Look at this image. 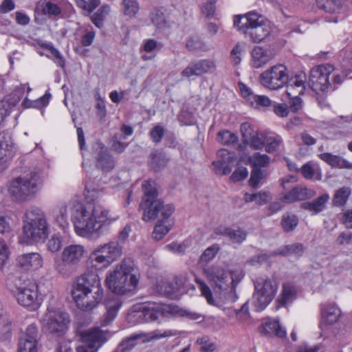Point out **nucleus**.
<instances>
[{"label": "nucleus", "mask_w": 352, "mask_h": 352, "mask_svg": "<svg viewBox=\"0 0 352 352\" xmlns=\"http://www.w3.org/2000/svg\"><path fill=\"white\" fill-rule=\"evenodd\" d=\"M68 208L71 211V219L76 234L87 239L100 236L104 226L110 225L118 219L111 217L109 211L100 205L88 208L82 203L76 201L69 202L68 205L61 203L56 215V221L63 230L69 226Z\"/></svg>", "instance_id": "1"}, {"label": "nucleus", "mask_w": 352, "mask_h": 352, "mask_svg": "<svg viewBox=\"0 0 352 352\" xmlns=\"http://www.w3.org/2000/svg\"><path fill=\"white\" fill-rule=\"evenodd\" d=\"M140 274L131 259H124L106 276V284L113 293L123 295L135 290L139 283Z\"/></svg>", "instance_id": "2"}, {"label": "nucleus", "mask_w": 352, "mask_h": 352, "mask_svg": "<svg viewBox=\"0 0 352 352\" xmlns=\"http://www.w3.org/2000/svg\"><path fill=\"white\" fill-rule=\"evenodd\" d=\"M144 197L140 204V210L142 211V220L149 221L157 217L169 219L175 210L172 204L164 205L158 199L156 184L154 181H145L142 185Z\"/></svg>", "instance_id": "3"}, {"label": "nucleus", "mask_w": 352, "mask_h": 352, "mask_svg": "<svg viewBox=\"0 0 352 352\" xmlns=\"http://www.w3.org/2000/svg\"><path fill=\"white\" fill-rule=\"evenodd\" d=\"M50 226L43 210L32 207L27 210L23 219V237L27 243L44 242Z\"/></svg>", "instance_id": "4"}, {"label": "nucleus", "mask_w": 352, "mask_h": 352, "mask_svg": "<svg viewBox=\"0 0 352 352\" xmlns=\"http://www.w3.org/2000/svg\"><path fill=\"white\" fill-rule=\"evenodd\" d=\"M234 25L245 38L254 43H260L270 33V28L263 23L262 16L256 12L236 16Z\"/></svg>", "instance_id": "5"}, {"label": "nucleus", "mask_w": 352, "mask_h": 352, "mask_svg": "<svg viewBox=\"0 0 352 352\" xmlns=\"http://www.w3.org/2000/svg\"><path fill=\"white\" fill-rule=\"evenodd\" d=\"M6 286L12 292L19 304L34 309L38 307V287L34 282H22L20 276L10 274L6 280Z\"/></svg>", "instance_id": "6"}, {"label": "nucleus", "mask_w": 352, "mask_h": 352, "mask_svg": "<svg viewBox=\"0 0 352 352\" xmlns=\"http://www.w3.org/2000/svg\"><path fill=\"white\" fill-rule=\"evenodd\" d=\"M43 175L41 171L34 170L30 173L12 180L9 192L16 200H24L35 195L41 188Z\"/></svg>", "instance_id": "7"}, {"label": "nucleus", "mask_w": 352, "mask_h": 352, "mask_svg": "<svg viewBox=\"0 0 352 352\" xmlns=\"http://www.w3.org/2000/svg\"><path fill=\"white\" fill-rule=\"evenodd\" d=\"M86 253L85 247L81 244L66 245L59 256L54 260V269L63 276L70 275L79 265Z\"/></svg>", "instance_id": "8"}, {"label": "nucleus", "mask_w": 352, "mask_h": 352, "mask_svg": "<svg viewBox=\"0 0 352 352\" xmlns=\"http://www.w3.org/2000/svg\"><path fill=\"white\" fill-rule=\"evenodd\" d=\"M204 272L216 292L234 289L243 278L241 272H230L218 265H212L204 269Z\"/></svg>", "instance_id": "9"}, {"label": "nucleus", "mask_w": 352, "mask_h": 352, "mask_svg": "<svg viewBox=\"0 0 352 352\" xmlns=\"http://www.w3.org/2000/svg\"><path fill=\"white\" fill-rule=\"evenodd\" d=\"M122 255V248L118 241L97 246L90 254L89 263L91 268L103 270L116 261Z\"/></svg>", "instance_id": "10"}, {"label": "nucleus", "mask_w": 352, "mask_h": 352, "mask_svg": "<svg viewBox=\"0 0 352 352\" xmlns=\"http://www.w3.org/2000/svg\"><path fill=\"white\" fill-rule=\"evenodd\" d=\"M254 305L257 311H263L274 298L278 284L274 278H260L254 283Z\"/></svg>", "instance_id": "11"}, {"label": "nucleus", "mask_w": 352, "mask_h": 352, "mask_svg": "<svg viewBox=\"0 0 352 352\" xmlns=\"http://www.w3.org/2000/svg\"><path fill=\"white\" fill-rule=\"evenodd\" d=\"M288 78L286 67L279 64L262 72L259 76V81L264 87L271 90H277L287 83Z\"/></svg>", "instance_id": "12"}, {"label": "nucleus", "mask_w": 352, "mask_h": 352, "mask_svg": "<svg viewBox=\"0 0 352 352\" xmlns=\"http://www.w3.org/2000/svg\"><path fill=\"white\" fill-rule=\"evenodd\" d=\"M43 323L50 333H64L68 328L69 317L60 309L50 306L43 318Z\"/></svg>", "instance_id": "13"}, {"label": "nucleus", "mask_w": 352, "mask_h": 352, "mask_svg": "<svg viewBox=\"0 0 352 352\" xmlns=\"http://www.w3.org/2000/svg\"><path fill=\"white\" fill-rule=\"evenodd\" d=\"M135 316L140 319V322H148L157 320L160 318L166 317L170 314V308L164 304L148 302L143 304L135 311Z\"/></svg>", "instance_id": "14"}, {"label": "nucleus", "mask_w": 352, "mask_h": 352, "mask_svg": "<svg viewBox=\"0 0 352 352\" xmlns=\"http://www.w3.org/2000/svg\"><path fill=\"white\" fill-rule=\"evenodd\" d=\"M103 290L101 287L99 276L94 272H89L82 274L76 280L74 285L72 293L76 294L79 296V293L91 292L93 291Z\"/></svg>", "instance_id": "15"}, {"label": "nucleus", "mask_w": 352, "mask_h": 352, "mask_svg": "<svg viewBox=\"0 0 352 352\" xmlns=\"http://www.w3.org/2000/svg\"><path fill=\"white\" fill-rule=\"evenodd\" d=\"M83 345L76 348V352H97L104 342V334L99 328L85 332L82 336Z\"/></svg>", "instance_id": "16"}, {"label": "nucleus", "mask_w": 352, "mask_h": 352, "mask_svg": "<svg viewBox=\"0 0 352 352\" xmlns=\"http://www.w3.org/2000/svg\"><path fill=\"white\" fill-rule=\"evenodd\" d=\"M72 295L79 309L83 311H90L101 302L103 298V290L79 293V296L72 293Z\"/></svg>", "instance_id": "17"}, {"label": "nucleus", "mask_w": 352, "mask_h": 352, "mask_svg": "<svg viewBox=\"0 0 352 352\" xmlns=\"http://www.w3.org/2000/svg\"><path fill=\"white\" fill-rule=\"evenodd\" d=\"M216 69L215 63L209 59H204L190 63L181 73L184 78L192 76H201L206 73L213 72Z\"/></svg>", "instance_id": "18"}, {"label": "nucleus", "mask_w": 352, "mask_h": 352, "mask_svg": "<svg viewBox=\"0 0 352 352\" xmlns=\"http://www.w3.org/2000/svg\"><path fill=\"white\" fill-rule=\"evenodd\" d=\"M37 333L36 326L34 324H30L25 330L24 337L19 340L18 352H36Z\"/></svg>", "instance_id": "19"}, {"label": "nucleus", "mask_w": 352, "mask_h": 352, "mask_svg": "<svg viewBox=\"0 0 352 352\" xmlns=\"http://www.w3.org/2000/svg\"><path fill=\"white\" fill-rule=\"evenodd\" d=\"M25 85H21L14 90V95L0 101V127L3 126L5 118L8 116L12 109L20 100V95L24 92Z\"/></svg>", "instance_id": "20"}, {"label": "nucleus", "mask_w": 352, "mask_h": 352, "mask_svg": "<svg viewBox=\"0 0 352 352\" xmlns=\"http://www.w3.org/2000/svg\"><path fill=\"white\" fill-rule=\"evenodd\" d=\"M214 233L216 235L226 236L232 243L239 245L245 241L248 236L247 231L242 228L238 227L236 229H234L224 225H220L215 228Z\"/></svg>", "instance_id": "21"}, {"label": "nucleus", "mask_w": 352, "mask_h": 352, "mask_svg": "<svg viewBox=\"0 0 352 352\" xmlns=\"http://www.w3.org/2000/svg\"><path fill=\"white\" fill-rule=\"evenodd\" d=\"M314 190L307 188L302 185H296L283 197L285 203H294L310 199L315 195Z\"/></svg>", "instance_id": "22"}, {"label": "nucleus", "mask_w": 352, "mask_h": 352, "mask_svg": "<svg viewBox=\"0 0 352 352\" xmlns=\"http://www.w3.org/2000/svg\"><path fill=\"white\" fill-rule=\"evenodd\" d=\"M96 150L98 151L96 157V166L103 172L111 170L114 168L115 163L107 148L102 143H97L96 144Z\"/></svg>", "instance_id": "23"}, {"label": "nucleus", "mask_w": 352, "mask_h": 352, "mask_svg": "<svg viewBox=\"0 0 352 352\" xmlns=\"http://www.w3.org/2000/svg\"><path fill=\"white\" fill-rule=\"evenodd\" d=\"M19 266L24 271L36 270L43 265V258L37 252L23 254L17 257Z\"/></svg>", "instance_id": "24"}, {"label": "nucleus", "mask_w": 352, "mask_h": 352, "mask_svg": "<svg viewBox=\"0 0 352 352\" xmlns=\"http://www.w3.org/2000/svg\"><path fill=\"white\" fill-rule=\"evenodd\" d=\"M15 148L12 136L8 131L0 133V162H6L14 153Z\"/></svg>", "instance_id": "25"}, {"label": "nucleus", "mask_w": 352, "mask_h": 352, "mask_svg": "<svg viewBox=\"0 0 352 352\" xmlns=\"http://www.w3.org/2000/svg\"><path fill=\"white\" fill-rule=\"evenodd\" d=\"M341 315L340 309L335 304H324L321 307V329L334 324Z\"/></svg>", "instance_id": "26"}, {"label": "nucleus", "mask_w": 352, "mask_h": 352, "mask_svg": "<svg viewBox=\"0 0 352 352\" xmlns=\"http://www.w3.org/2000/svg\"><path fill=\"white\" fill-rule=\"evenodd\" d=\"M306 75L304 73L296 74L294 77L288 78L286 93L288 97L300 96L305 90Z\"/></svg>", "instance_id": "27"}, {"label": "nucleus", "mask_w": 352, "mask_h": 352, "mask_svg": "<svg viewBox=\"0 0 352 352\" xmlns=\"http://www.w3.org/2000/svg\"><path fill=\"white\" fill-rule=\"evenodd\" d=\"M122 305V302L118 297L109 298L105 301L107 312L101 322L102 326H107L116 318Z\"/></svg>", "instance_id": "28"}, {"label": "nucleus", "mask_w": 352, "mask_h": 352, "mask_svg": "<svg viewBox=\"0 0 352 352\" xmlns=\"http://www.w3.org/2000/svg\"><path fill=\"white\" fill-rule=\"evenodd\" d=\"M272 54L261 47H255L252 52V65L254 68H260L266 65L271 59Z\"/></svg>", "instance_id": "29"}, {"label": "nucleus", "mask_w": 352, "mask_h": 352, "mask_svg": "<svg viewBox=\"0 0 352 352\" xmlns=\"http://www.w3.org/2000/svg\"><path fill=\"white\" fill-rule=\"evenodd\" d=\"M329 199L327 194H323L312 201L304 202L301 208L304 210L311 212V215H316L322 212L325 208V205Z\"/></svg>", "instance_id": "30"}, {"label": "nucleus", "mask_w": 352, "mask_h": 352, "mask_svg": "<svg viewBox=\"0 0 352 352\" xmlns=\"http://www.w3.org/2000/svg\"><path fill=\"white\" fill-rule=\"evenodd\" d=\"M319 158L333 168H351L350 163L337 155L331 153H322L318 155Z\"/></svg>", "instance_id": "31"}, {"label": "nucleus", "mask_w": 352, "mask_h": 352, "mask_svg": "<svg viewBox=\"0 0 352 352\" xmlns=\"http://www.w3.org/2000/svg\"><path fill=\"white\" fill-rule=\"evenodd\" d=\"M296 298V289L291 283H285L283 285V289L280 296L276 302L279 307H283L288 303L293 302Z\"/></svg>", "instance_id": "32"}, {"label": "nucleus", "mask_w": 352, "mask_h": 352, "mask_svg": "<svg viewBox=\"0 0 352 352\" xmlns=\"http://www.w3.org/2000/svg\"><path fill=\"white\" fill-rule=\"evenodd\" d=\"M304 251V245L300 243H296L282 247L281 248L274 252L272 256L282 255L284 256H288L290 255H294L296 257H300L302 255Z\"/></svg>", "instance_id": "33"}, {"label": "nucleus", "mask_w": 352, "mask_h": 352, "mask_svg": "<svg viewBox=\"0 0 352 352\" xmlns=\"http://www.w3.org/2000/svg\"><path fill=\"white\" fill-rule=\"evenodd\" d=\"M266 336L274 334L279 338L286 336V331L282 328L278 320H270L265 322L261 331Z\"/></svg>", "instance_id": "34"}, {"label": "nucleus", "mask_w": 352, "mask_h": 352, "mask_svg": "<svg viewBox=\"0 0 352 352\" xmlns=\"http://www.w3.org/2000/svg\"><path fill=\"white\" fill-rule=\"evenodd\" d=\"M168 162V160L164 153L154 151L150 155L148 165L151 169L157 172L164 168Z\"/></svg>", "instance_id": "35"}, {"label": "nucleus", "mask_w": 352, "mask_h": 352, "mask_svg": "<svg viewBox=\"0 0 352 352\" xmlns=\"http://www.w3.org/2000/svg\"><path fill=\"white\" fill-rule=\"evenodd\" d=\"M12 335V323L7 315L0 314V340H9Z\"/></svg>", "instance_id": "36"}, {"label": "nucleus", "mask_w": 352, "mask_h": 352, "mask_svg": "<svg viewBox=\"0 0 352 352\" xmlns=\"http://www.w3.org/2000/svg\"><path fill=\"white\" fill-rule=\"evenodd\" d=\"M170 229L171 224L168 219L162 218V219L157 222L152 233V236L156 241L161 240L168 233Z\"/></svg>", "instance_id": "37"}, {"label": "nucleus", "mask_w": 352, "mask_h": 352, "mask_svg": "<svg viewBox=\"0 0 352 352\" xmlns=\"http://www.w3.org/2000/svg\"><path fill=\"white\" fill-rule=\"evenodd\" d=\"M65 244L63 236L60 233L52 234L46 243L47 250L52 253L58 252Z\"/></svg>", "instance_id": "38"}, {"label": "nucleus", "mask_w": 352, "mask_h": 352, "mask_svg": "<svg viewBox=\"0 0 352 352\" xmlns=\"http://www.w3.org/2000/svg\"><path fill=\"white\" fill-rule=\"evenodd\" d=\"M111 7L109 4L104 3L91 17L92 23L97 28H102L105 17L110 13Z\"/></svg>", "instance_id": "39"}, {"label": "nucleus", "mask_w": 352, "mask_h": 352, "mask_svg": "<svg viewBox=\"0 0 352 352\" xmlns=\"http://www.w3.org/2000/svg\"><path fill=\"white\" fill-rule=\"evenodd\" d=\"M316 2L318 8L327 12L337 13L341 9L340 0H316Z\"/></svg>", "instance_id": "40"}, {"label": "nucleus", "mask_w": 352, "mask_h": 352, "mask_svg": "<svg viewBox=\"0 0 352 352\" xmlns=\"http://www.w3.org/2000/svg\"><path fill=\"white\" fill-rule=\"evenodd\" d=\"M40 46L50 52L52 56V60L58 67L61 68L65 67V60L64 57L62 56L60 52L53 46L52 43H42L40 44Z\"/></svg>", "instance_id": "41"}, {"label": "nucleus", "mask_w": 352, "mask_h": 352, "mask_svg": "<svg viewBox=\"0 0 352 352\" xmlns=\"http://www.w3.org/2000/svg\"><path fill=\"white\" fill-rule=\"evenodd\" d=\"M121 6L123 14L129 17L135 16L140 10L137 0H122Z\"/></svg>", "instance_id": "42"}, {"label": "nucleus", "mask_w": 352, "mask_h": 352, "mask_svg": "<svg viewBox=\"0 0 352 352\" xmlns=\"http://www.w3.org/2000/svg\"><path fill=\"white\" fill-rule=\"evenodd\" d=\"M140 338L138 334L131 335L124 338L118 346L115 352H131L136 346L137 340Z\"/></svg>", "instance_id": "43"}, {"label": "nucleus", "mask_w": 352, "mask_h": 352, "mask_svg": "<svg viewBox=\"0 0 352 352\" xmlns=\"http://www.w3.org/2000/svg\"><path fill=\"white\" fill-rule=\"evenodd\" d=\"M249 162L252 166L253 168L261 169V168L267 167L270 164V158L266 154L255 153L249 157Z\"/></svg>", "instance_id": "44"}, {"label": "nucleus", "mask_w": 352, "mask_h": 352, "mask_svg": "<svg viewBox=\"0 0 352 352\" xmlns=\"http://www.w3.org/2000/svg\"><path fill=\"white\" fill-rule=\"evenodd\" d=\"M309 82L311 88L316 91H327L331 84L329 82V77H319L313 78L309 77Z\"/></svg>", "instance_id": "45"}, {"label": "nucleus", "mask_w": 352, "mask_h": 352, "mask_svg": "<svg viewBox=\"0 0 352 352\" xmlns=\"http://www.w3.org/2000/svg\"><path fill=\"white\" fill-rule=\"evenodd\" d=\"M298 224V218L293 214H285L281 219V226L285 232L293 231Z\"/></svg>", "instance_id": "46"}, {"label": "nucleus", "mask_w": 352, "mask_h": 352, "mask_svg": "<svg viewBox=\"0 0 352 352\" xmlns=\"http://www.w3.org/2000/svg\"><path fill=\"white\" fill-rule=\"evenodd\" d=\"M333 70V66L330 64L320 65L311 69L309 77L313 78H318L322 76L329 77Z\"/></svg>", "instance_id": "47"}, {"label": "nucleus", "mask_w": 352, "mask_h": 352, "mask_svg": "<svg viewBox=\"0 0 352 352\" xmlns=\"http://www.w3.org/2000/svg\"><path fill=\"white\" fill-rule=\"evenodd\" d=\"M350 195L351 190L348 187H342L338 189L333 198V205L336 206H342L345 205Z\"/></svg>", "instance_id": "48"}, {"label": "nucleus", "mask_w": 352, "mask_h": 352, "mask_svg": "<svg viewBox=\"0 0 352 352\" xmlns=\"http://www.w3.org/2000/svg\"><path fill=\"white\" fill-rule=\"evenodd\" d=\"M186 47L191 52L207 50V46L205 42L198 36H191L188 38L186 41Z\"/></svg>", "instance_id": "49"}, {"label": "nucleus", "mask_w": 352, "mask_h": 352, "mask_svg": "<svg viewBox=\"0 0 352 352\" xmlns=\"http://www.w3.org/2000/svg\"><path fill=\"white\" fill-rule=\"evenodd\" d=\"M267 135V133L265 131H256L254 135H253V138H251L246 144H249L254 149L261 150L263 148L265 145Z\"/></svg>", "instance_id": "50"}, {"label": "nucleus", "mask_w": 352, "mask_h": 352, "mask_svg": "<svg viewBox=\"0 0 352 352\" xmlns=\"http://www.w3.org/2000/svg\"><path fill=\"white\" fill-rule=\"evenodd\" d=\"M217 140L223 144L231 145L237 143L238 136L227 130L221 131L217 134Z\"/></svg>", "instance_id": "51"}, {"label": "nucleus", "mask_w": 352, "mask_h": 352, "mask_svg": "<svg viewBox=\"0 0 352 352\" xmlns=\"http://www.w3.org/2000/svg\"><path fill=\"white\" fill-rule=\"evenodd\" d=\"M151 21L158 28H164L167 26V20L162 9H155L150 14Z\"/></svg>", "instance_id": "52"}, {"label": "nucleus", "mask_w": 352, "mask_h": 352, "mask_svg": "<svg viewBox=\"0 0 352 352\" xmlns=\"http://www.w3.org/2000/svg\"><path fill=\"white\" fill-rule=\"evenodd\" d=\"M282 140L278 136L267 135L265 140V147L266 152L272 153L278 150L280 145L281 144Z\"/></svg>", "instance_id": "53"}, {"label": "nucleus", "mask_w": 352, "mask_h": 352, "mask_svg": "<svg viewBox=\"0 0 352 352\" xmlns=\"http://www.w3.org/2000/svg\"><path fill=\"white\" fill-rule=\"evenodd\" d=\"M77 6L87 12L91 13L101 3L100 0H74Z\"/></svg>", "instance_id": "54"}, {"label": "nucleus", "mask_w": 352, "mask_h": 352, "mask_svg": "<svg viewBox=\"0 0 352 352\" xmlns=\"http://www.w3.org/2000/svg\"><path fill=\"white\" fill-rule=\"evenodd\" d=\"M197 283L201 292V295L206 298L208 303L213 306H217L213 298L210 288L201 280H197Z\"/></svg>", "instance_id": "55"}, {"label": "nucleus", "mask_w": 352, "mask_h": 352, "mask_svg": "<svg viewBox=\"0 0 352 352\" xmlns=\"http://www.w3.org/2000/svg\"><path fill=\"white\" fill-rule=\"evenodd\" d=\"M240 131L243 142L245 144H247L251 138H253V135L256 133V131L254 130L252 126L248 122L242 123Z\"/></svg>", "instance_id": "56"}, {"label": "nucleus", "mask_w": 352, "mask_h": 352, "mask_svg": "<svg viewBox=\"0 0 352 352\" xmlns=\"http://www.w3.org/2000/svg\"><path fill=\"white\" fill-rule=\"evenodd\" d=\"M219 250V247L217 244H214L212 246L208 248L201 255L200 262L208 263L210 261L215 257Z\"/></svg>", "instance_id": "57"}, {"label": "nucleus", "mask_w": 352, "mask_h": 352, "mask_svg": "<svg viewBox=\"0 0 352 352\" xmlns=\"http://www.w3.org/2000/svg\"><path fill=\"white\" fill-rule=\"evenodd\" d=\"M197 343L201 345V352H214L217 349V344L214 342H210L208 337L199 338Z\"/></svg>", "instance_id": "58"}, {"label": "nucleus", "mask_w": 352, "mask_h": 352, "mask_svg": "<svg viewBox=\"0 0 352 352\" xmlns=\"http://www.w3.org/2000/svg\"><path fill=\"white\" fill-rule=\"evenodd\" d=\"M216 3L217 2L212 1H207L201 6V13L206 18L212 19L214 16L216 11Z\"/></svg>", "instance_id": "59"}, {"label": "nucleus", "mask_w": 352, "mask_h": 352, "mask_svg": "<svg viewBox=\"0 0 352 352\" xmlns=\"http://www.w3.org/2000/svg\"><path fill=\"white\" fill-rule=\"evenodd\" d=\"M263 178V171L260 168H253L249 179V185L253 188H256Z\"/></svg>", "instance_id": "60"}, {"label": "nucleus", "mask_w": 352, "mask_h": 352, "mask_svg": "<svg viewBox=\"0 0 352 352\" xmlns=\"http://www.w3.org/2000/svg\"><path fill=\"white\" fill-rule=\"evenodd\" d=\"M164 127L160 124H157L151 130L150 137L154 143L158 144L164 137Z\"/></svg>", "instance_id": "61"}, {"label": "nucleus", "mask_w": 352, "mask_h": 352, "mask_svg": "<svg viewBox=\"0 0 352 352\" xmlns=\"http://www.w3.org/2000/svg\"><path fill=\"white\" fill-rule=\"evenodd\" d=\"M43 10V12L48 15L58 16L61 14L60 8L50 1H47L44 4Z\"/></svg>", "instance_id": "62"}, {"label": "nucleus", "mask_w": 352, "mask_h": 352, "mask_svg": "<svg viewBox=\"0 0 352 352\" xmlns=\"http://www.w3.org/2000/svg\"><path fill=\"white\" fill-rule=\"evenodd\" d=\"M336 242L339 245H352V232H342L338 236Z\"/></svg>", "instance_id": "63"}, {"label": "nucleus", "mask_w": 352, "mask_h": 352, "mask_svg": "<svg viewBox=\"0 0 352 352\" xmlns=\"http://www.w3.org/2000/svg\"><path fill=\"white\" fill-rule=\"evenodd\" d=\"M352 122V115L338 116L332 120L333 124L339 128H345Z\"/></svg>", "instance_id": "64"}]
</instances>
